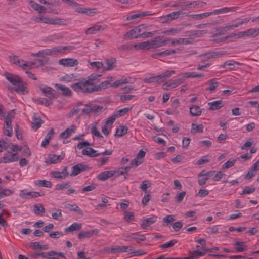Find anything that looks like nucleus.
Returning a JSON list of instances; mask_svg holds the SVG:
<instances>
[{
	"mask_svg": "<svg viewBox=\"0 0 259 259\" xmlns=\"http://www.w3.org/2000/svg\"><path fill=\"white\" fill-rule=\"evenodd\" d=\"M186 78V76L184 73L178 75L175 78L172 79V80L174 83V84L176 87H177L183 83Z\"/></svg>",
	"mask_w": 259,
	"mask_h": 259,
	"instance_id": "obj_21",
	"label": "nucleus"
},
{
	"mask_svg": "<svg viewBox=\"0 0 259 259\" xmlns=\"http://www.w3.org/2000/svg\"><path fill=\"white\" fill-rule=\"evenodd\" d=\"M61 255L62 256H64V253L62 252H57L54 251H51L49 252H40V256H41L44 258H47L48 256H53V255Z\"/></svg>",
	"mask_w": 259,
	"mask_h": 259,
	"instance_id": "obj_44",
	"label": "nucleus"
},
{
	"mask_svg": "<svg viewBox=\"0 0 259 259\" xmlns=\"http://www.w3.org/2000/svg\"><path fill=\"white\" fill-rule=\"evenodd\" d=\"M90 169V168L87 165L79 163L72 167L71 176H75L82 172L88 171Z\"/></svg>",
	"mask_w": 259,
	"mask_h": 259,
	"instance_id": "obj_9",
	"label": "nucleus"
},
{
	"mask_svg": "<svg viewBox=\"0 0 259 259\" xmlns=\"http://www.w3.org/2000/svg\"><path fill=\"white\" fill-rule=\"evenodd\" d=\"M185 75H186L187 78L201 77L204 76V75L202 73H198L195 72H186L185 73Z\"/></svg>",
	"mask_w": 259,
	"mask_h": 259,
	"instance_id": "obj_51",
	"label": "nucleus"
},
{
	"mask_svg": "<svg viewBox=\"0 0 259 259\" xmlns=\"http://www.w3.org/2000/svg\"><path fill=\"white\" fill-rule=\"evenodd\" d=\"M134 49L136 50H150V42L149 41H146L140 43H138L134 45Z\"/></svg>",
	"mask_w": 259,
	"mask_h": 259,
	"instance_id": "obj_27",
	"label": "nucleus"
},
{
	"mask_svg": "<svg viewBox=\"0 0 259 259\" xmlns=\"http://www.w3.org/2000/svg\"><path fill=\"white\" fill-rule=\"evenodd\" d=\"M189 17L194 19L201 20L203 18H206L210 16L209 12H205L199 14H191L190 15H187Z\"/></svg>",
	"mask_w": 259,
	"mask_h": 259,
	"instance_id": "obj_41",
	"label": "nucleus"
},
{
	"mask_svg": "<svg viewBox=\"0 0 259 259\" xmlns=\"http://www.w3.org/2000/svg\"><path fill=\"white\" fill-rule=\"evenodd\" d=\"M76 129L75 125H72L67 129H66V138L69 136L72 133H74Z\"/></svg>",
	"mask_w": 259,
	"mask_h": 259,
	"instance_id": "obj_63",
	"label": "nucleus"
},
{
	"mask_svg": "<svg viewBox=\"0 0 259 259\" xmlns=\"http://www.w3.org/2000/svg\"><path fill=\"white\" fill-rule=\"evenodd\" d=\"M183 227V223L180 221L175 222L172 225L174 230L177 232L179 231Z\"/></svg>",
	"mask_w": 259,
	"mask_h": 259,
	"instance_id": "obj_64",
	"label": "nucleus"
},
{
	"mask_svg": "<svg viewBox=\"0 0 259 259\" xmlns=\"http://www.w3.org/2000/svg\"><path fill=\"white\" fill-rule=\"evenodd\" d=\"M224 54L223 51H220L217 52L209 53L200 55V57L201 60H205L206 58L210 59L212 58H215L218 56H220Z\"/></svg>",
	"mask_w": 259,
	"mask_h": 259,
	"instance_id": "obj_23",
	"label": "nucleus"
},
{
	"mask_svg": "<svg viewBox=\"0 0 259 259\" xmlns=\"http://www.w3.org/2000/svg\"><path fill=\"white\" fill-rule=\"evenodd\" d=\"M124 219L126 221H131H131L134 220H135V217H134V213L125 211L124 212Z\"/></svg>",
	"mask_w": 259,
	"mask_h": 259,
	"instance_id": "obj_60",
	"label": "nucleus"
},
{
	"mask_svg": "<svg viewBox=\"0 0 259 259\" xmlns=\"http://www.w3.org/2000/svg\"><path fill=\"white\" fill-rule=\"evenodd\" d=\"M106 28V26L105 25H101L98 24H96L87 29L85 33L87 34H95L98 32L104 30Z\"/></svg>",
	"mask_w": 259,
	"mask_h": 259,
	"instance_id": "obj_11",
	"label": "nucleus"
},
{
	"mask_svg": "<svg viewBox=\"0 0 259 259\" xmlns=\"http://www.w3.org/2000/svg\"><path fill=\"white\" fill-rule=\"evenodd\" d=\"M170 40L169 38H164L163 36H158L154 37L149 41L150 49H155L166 45L167 40Z\"/></svg>",
	"mask_w": 259,
	"mask_h": 259,
	"instance_id": "obj_7",
	"label": "nucleus"
},
{
	"mask_svg": "<svg viewBox=\"0 0 259 259\" xmlns=\"http://www.w3.org/2000/svg\"><path fill=\"white\" fill-rule=\"evenodd\" d=\"M235 9L233 7H224L220 9L215 10L212 12H209L210 16L211 15H218L219 14L227 13L230 12L234 11Z\"/></svg>",
	"mask_w": 259,
	"mask_h": 259,
	"instance_id": "obj_22",
	"label": "nucleus"
},
{
	"mask_svg": "<svg viewBox=\"0 0 259 259\" xmlns=\"http://www.w3.org/2000/svg\"><path fill=\"white\" fill-rule=\"evenodd\" d=\"M157 221V217L152 216L151 217L148 218L142 221L141 224V228L142 229H146L150 225L153 224Z\"/></svg>",
	"mask_w": 259,
	"mask_h": 259,
	"instance_id": "obj_14",
	"label": "nucleus"
},
{
	"mask_svg": "<svg viewBox=\"0 0 259 259\" xmlns=\"http://www.w3.org/2000/svg\"><path fill=\"white\" fill-rule=\"evenodd\" d=\"M33 211L37 215H42L45 212V209L41 204H35L34 205Z\"/></svg>",
	"mask_w": 259,
	"mask_h": 259,
	"instance_id": "obj_34",
	"label": "nucleus"
},
{
	"mask_svg": "<svg viewBox=\"0 0 259 259\" xmlns=\"http://www.w3.org/2000/svg\"><path fill=\"white\" fill-rule=\"evenodd\" d=\"M209 86L206 89L207 91H213L219 85V83L217 81L216 79H212L208 82Z\"/></svg>",
	"mask_w": 259,
	"mask_h": 259,
	"instance_id": "obj_40",
	"label": "nucleus"
},
{
	"mask_svg": "<svg viewBox=\"0 0 259 259\" xmlns=\"http://www.w3.org/2000/svg\"><path fill=\"white\" fill-rule=\"evenodd\" d=\"M190 113L193 116H198L201 115L202 110L199 106L193 105L189 108Z\"/></svg>",
	"mask_w": 259,
	"mask_h": 259,
	"instance_id": "obj_31",
	"label": "nucleus"
},
{
	"mask_svg": "<svg viewBox=\"0 0 259 259\" xmlns=\"http://www.w3.org/2000/svg\"><path fill=\"white\" fill-rule=\"evenodd\" d=\"M66 4L75 9V12H76L77 8H81L80 5L74 0H66Z\"/></svg>",
	"mask_w": 259,
	"mask_h": 259,
	"instance_id": "obj_54",
	"label": "nucleus"
},
{
	"mask_svg": "<svg viewBox=\"0 0 259 259\" xmlns=\"http://www.w3.org/2000/svg\"><path fill=\"white\" fill-rule=\"evenodd\" d=\"M39 103L41 105H44L45 106H48L52 104V99L49 98H40L38 100Z\"/></svg>",
	"mask_w": 259,
	"mask_h": 259,
	"instance_id": "obj_57",
	"label": "nucleus"
},
{
	"mask_svg": "<svg viewBox=\"0 0 259 259\" xmlns=\"http://www.w3.org/2000/svg\"><path fill=\"white\" fill-rule=\"evenodd\" d=\"M131 78L122 77L121 79L116 80L113 84V87H117L122 84L130 82Z\"/></svg>",
	"mask_w": 259,
	"mask_h": 259,
	"instance_id": "obj_42",
	"label": "nucleus"
},
{
	"mask_svg": "<svg viewBox=\"0 0 259 259\" xmlns=\"http://www.w3.org/2000/svg\"><path fill=\"white\" fill-rule=\"evenodd\" d=\"M186 192L183 191L181 193H179L176 196L175 199L176 201L178 203H180L182 201L183 199H184V197L186 195Z\"/></svg>",
	"mask_w": 259,
	"mask_h": 259,
	"instance_id": "obj_61",
	"label": "nucleus"
},
{
	"mask_svg": "<svg viewBox=\"0 0 259 259\" xmlns=\"http://www.w3.org/2000/svg\"><path fill=\"white\" fill-rule=\"evenodd\" d=\"M236 161V160L235 159H232L228 160L222 166V168L227 169L232 167L234 165Z\"/></svg>",
	"mask_w": 259,
	"mask_h": 259,
	"instance_id": "obj_50",
	"label": "nucleus"
},
{
	"mask_svg": "<svg viewBox=\"0 0 259 259\" xmlns=\"http://www.w3.org/2000/svg\"><path fill=\"white\" fill-rule=\"evenodd\" d=\"M175 74V71L171 70H167L159 75L161 83L164 82L166 80L171 77Z\"/></svg>",
	"mask_w": 259,
	"mask_h": 259,
	"instance_id": "obj_24",
	"label": "nucleus"
},
{
	"mask_svg": "<svg viewBox=\"0 0 259 259\" xmlns=\"http://www.w3.org/2000/svg\"><path fill=\"white\" fill-rule=\"evenodd\" d=\"M95 9L81 8H77L76 12L78 13L85 14L89 16H92L96 13Z\"/></svg>",
	"mask_w": 259,
	"mask_h": 259,
	"instance_id": "obj_28",
	"label": "nucleus"
},
{
	"mask_svg": "<svg viewBox=\"0 0 259 259\" xmlns=\"http://www.w3.org/2000/svg\"><path fill=\"white\" fill-rule=\"evenodd\" d=\"M148 183H149L148 180L143 181L140 186V188L143 191L146 192L147 188L150 186V185H148Z\"/></svg>",
	"mask_w": 259,
	"mask_h": 259,
	"instance_id": "obj_62",
	"label": "nucleus"
},
{
	"mask_svg": "<svg viewBox=\"0 0 259 259\" xmlns=\"http://www.w3.org/2000/svg\"><path fill=\"white\" fill-rule=\"evenodd\" d=\"M82 154L88 156L89 157H95L100 155V154L97 152V151L91 147H87L83 149L82 151Z\"/></svg>",
	"mask_w": 259,
	"mask_h": 259,
	"instance_id": "obj_18",
	"label": "nucleus"
},
{
	"mask_svg": "<svg viewBox=\"0 0 259 259\" xmlns=\"http://www.w3.org/2000/svg\"><path fill=\"white\" fill-rule=\"evenodd\" d=\"M10 147V144L5 140H0V152L3 150H7Z\"/></svg>",
	"mask_w": 259,
	"mask_h": 259,
	"instance_id": "obj_53",
	"label": "nucleus"
},
{
	"mask_svg": "<svg viewBox=\"0 0 259 259\" xmlns=\"http://www.w3.org/2000/svg\"><path fill=\"white\" fill-rule=\"evenodd\" d=\"M30 6L34 10L37 11L39 13H45L46 9L42 6L35 3L33 1H30L29 2Z\"/></svg>",
	"mask_w": 259,
	"mask_h": 259,
	"instance_id": "obj_33",
	"label": "nucleus"
},
{
	"mask_svg": "<svg viewBox=\"0 0 259 259\" xmlns=\"http://www.w3.org/2000/svg\"><path fill=\"white\" fill-rule=\"evenodd\" d=\"M99 233L98 229H93L87 231H82L78 234V237L81 239L85 238H90L94 234H97Z\"/></svg>",
	"mask_w": 259,
	"mask_h": 259,
	"instance_id": "obj_12",
	"label": "nucleus"
},
{
	"mask_svg": "<svg viewBox=\"0 0 259 259\" xmlns=\"http://www.w3.org/2000/svg\"><path fill=\"white\" fill-rule=\"evenodd\" d=\"M82 227L81 223H73L70 226L66 228V232H71L79 230Z\"/></svg>",
	"mask_w": 259,
	"mask_h": 259,
	"instance_id": "obj_37",
	"label": "nucleus"
},
{
	"mask_svg": "<svg viewBox=\"0 0 259 259\" xmlns=\"http://www.w3.org/2000/svg\"><path fill=\"white\" fill-rule=\"evenodd\" d=\"M250 17H247L242 19H237L236 20V23L230 25L232 28V30L234 29V28L238 27L239 26L242 25L244 23H246L249 22L250 20Z\"/></svg>",
	"mask_w": 259,
	"mask_h": 259,
	"instance_id": "obj_32",
	"label": "nucleus"
},
{
	"mask_svg": "<svg viewBox=\"0 0 259 259\" xmlns=\"http://www.w3.org/2000/svg\"><path fill=\"white\" fill-rule=\"evenodd\" d=\"M208 105L209 106V109L211 110H218L223 106L222 100L209 102Z\"/></svg>",
	"mask_w": 259,
	"mask_h": 259,
	"instance_id": "obj_29",
	"label": "nucleus"
},
{
	"mask_svg": "<svg viewBox=\"0 0 259 259\" xmlns=\"http://www.w3.org/2000/svg\"><path fill=\"white\" fill-rule=\"evenodd\" d=\"M232 30L231 25H227L224 27H221L217 29V32L219 34H223L225 32Z\"/></svg>",
	"mask_w": 259,
	"mask_h": 259,
	"instance_id": "obj_58",
	"label": "nucleus"
},
{
	"mask_svg": "<svg viewBox=\"0 0 259 259\" xmlns=\"http://www.w3.org/2000/svg\"><path fill=\"white\" fill-rule=\"evenodd\" d=\"M244 32L245 36H257L256 29L251 28L247 29Z\"/></svg>",
	"mask_w": 259,
	"mask_h": 259,
	"instance_id": "obj_59",
	"label": "nucleus"
},
{
	"mask_svg": "<svg viewBox=\"0 0 259 259\" xmlns=\"http://www.w3.org/2000/svg\"><path fill=\"white\" fill-rule=\"evenodd\" d=\"M177 242V241L174 239L171 240L168 242H166L160 245V247L162 249H165L167 248L171 247Z\"/></svg>",
	"mask_w": 259,
	"mask_h": 259,
	"instance_id": "obj_55",
	"label": "nucleus"
},
{
	"mask_svg": "<svg viewBox=\"0 0 259 259\" xmlns=\"http://www.w3.org/2000/svg\"><path fill=\"white\" fill-rule=\"evenodd\" d=\"M64 50L65 47L58 46L57 47H54L51 49H46L39 51L37 53H32L31 54V56L42 57L41 59H38V61L41 64V65H44L47 63V61L46 56L57 55L58 53L62 52V51Z\"/></svg>",
	"mask_w": 259,
	"mask_h": 259,
	"instance_id": "obj_3",
	"label": "nucleus"
},
{
	"mask_svg": "<svg viewBox=\"0 0 259 259\" xmlns=\"http://www.w3.org/2000/svg\"><path fill=\"white\" fill-rule=\"evenodd\" d=\"M205 254V252L199 251L198 250L189 252V254L191 255V256H194L195 257L194 259H197L199 256H204Z\"/></svg>",
	"mask_w": 259,
	"mask_h": 259,
	"instance_id": "obj_52",
	"label": "nucleus"
},
{
	"mask_svg": "<svg viewBox=\"0 0 259 259\" xmlns=\"http://www.w3.org/2000/svg\"><path fill=\"white\" fill-rule=\"evenodd\" d=\"M184 16H187V14H186V13L184 12L183 11L180 10L173 12L167 15L166 17L167 20L171 21L179 17H183Z\"/></svg>",
	"mask_w": 259,
	"mask_h": 259,
	"instance_id": "obj_13",
	"label": "nucleus"
},
{
	"mask_svg": "<svg viewBox=\"0 0 259 259\" xmlns=\"http://www.w3.org/2000/svg\"><path fill=\"white\" fill-rule=\"evenodd\" d=\"M215 173L214 171H210L207 172H205V170L202 171L198 174V184L201 186H203L206 183L207 181L210 178L212 177Z\"/></svg>",
	"mask_w": 259,
	"mask_h": 259,
	"instance_id": "obj_8",
	"label": "nucleus"
},
{
	"mask_svg": "<svg viewBox=\"0 0 259 259\" xmlns=\"http://www.w3.org/2000/svg\"><path fill=\"white\" fill-rule=\"evenodd\" d=\"M206 5V2L201 1H189L181 0L179 1L175 6H178L183 10H185L188 8L197 9L201 8Z\"/></svg>",
	"mask_w": 259,
	"mask_h": 259,
	"instance_id": "obj_4",
	"label": "nucleus"
},
{
	"mask_svg": "<svg viewBox=\"0 0 259 259\" xmlns=\"http://www.w3.org/2000/svg\"><path fill=\"white\" fill-rule=\"evenodd\" d=\"M101 76L100 74H92L88 76L87 79H83L78 82L72 83L71 87L74 91L82 93H91L105 89L109 83L108 81H104L97 85L100 81L99 77Z\"/></svg>",
	"mask_w": 259,
	"mask_h": 259,
	"instance_id": "obj_1",
	"label": "nucleus"
},
{
	"mask_svg": "<svg viewBox=\"0 0 259 259\" xmlns=\"http://www.w3.org/2000/svg\"><path fill=\"white\" fill-rule=\"evenodd\" d=\"M145 28L144 25L135 27L126 33L125 37L126 39L128 38L130 39L138 37L143 38V36H145Z\"/></svg>",
	"mask_w": 259,
	"mask_h": 259,
	"instance_id": "obj_6",
	"label": "nucleus"
},
{
	"mask_svg": "<svg viewBox=\"0 0 259 259\" xmlns=\"http://www.w3.org/2000/svg\"><path fill=\"white\" fill-rule=\"evenodd\" d=\"M13 193V192L9 189H2L0 188V198L9 196Z\"/></svg>",
	"mask_w": 259,
	"mask_h": 259,
	"instance_id": "obj_56",
	"label": "nucleus"
},
{
	"mask_svg": "<svg viewBox=\"0 0 259 259\" xmlns=\"http://www.w3.org/2000/svg\"><path fill=\"white\" fill-rule=\"evenodd\" d=\"M175 219L173 215H166L162 219V225L163 226H168L170 225Z\"/></svg>",
	"mask_w": 259,
	"mask_h": 259,
	"instance_id": "obj_38",
	"label": "nucleus"
},
{
	"mask_svg": "<svg viewBox=\"0 0 259 259\" xmlns=\"http://www.w3.org/2000/svg\"><path fill=\"white\" fill-rule=\"evenodd\" d=\"M244 242H235V244L238 246V247L236 248V250L239 252H242L246 250V246L244 245Z\"/></svg>",
	"mask_w": 259,
	"mask_h": 259,
	"instance_id": "obj_48",
	"label": "nucleus"
},
{
	"mask_svg": "<svg viewBox=\"0 0 259 259\" xmlns=\"http://www.w3.org/2000/svg\"><path fill=\"white\" fill-rule=\"evenodd\" d=\"M40 89L44 95L51 99L56 98L58 97L56 91L51 87L44 85L40 87Z\"/></svg>",
	"mask_w": 259,
	"mask_h": 259,
	"instance_id": "obj_10",
	"label": "nucleus"
},
{
	"mask_svg": "<svg viewBox=\"0 0 259 259\" xmlns=\"http://www.w3.org/2000/svg\"><path fill=\"white\" fill-rule=\"evenodd\" d=\"M9 59L10 62L14 64L28 65L26 63L24 62L23 60H20L17 56H9Z\"/></svg>",
	"mask_w": 259,
	"mask_h": 259,
	"instance_id": "obj_39",
	"label": "nucleus"
},
{
	"mask_svg": "<svg viewBox=\"0 0 259 259\" xmlns=\"http://www.w3.org/2000/svg\"><path fill=\"white\" fill-rule=\"evenodd\" d=\"M182 49L181 48H177V49H168L164 51L160 52L157 54V55L159 56H164L168 55H172L177 53H181Z\"/></svg>",
	"mask_w": 259,
	"mask_h": 259,
	"instance_id": "obj_17",
	"label": "nucleus"
},
{
	"mask_svg": "<svg viewBox=\"0 0 259 259\" xmlns=\"http://www.w3.org/2000/svg\"><path fill=\"white\" fill-rule=\"evenodd\" d=\"M62 159L63 158H61L60 155L50 154L45 158V161L47 164H50L52 163H57Z\"/></svg>",
	"mask_w": 259,
	"mask_h": 259,
	"instance_id": "obj_16",
	"label": "nucleus"
},
{
	"mask_svg": "<svg viewBox=\"0 0 259 259\" xmlns=\"http://www.w3.org/2000/svg\"><path fill=\"white\" fill-rule=\"evenodd\" d=\"M66 207H67L68 209H69L71 211H73L74 212H77L78 214L83 215V211L79 208V207L75 204H67L66 205Z\"/></svg>",
	"mask_w": 259,
	"mask_h": 259,
	"instance_id": "obj_35",
	"label": "nucleus"
},
{
	"mask_svg": "<svg viewBox=\"0 0 259 259\" xmlns=\"http://www.w3.org/2000/svg\"><path fill=\"white\" fill-rule=\"evenodd\" d=\"M90 108L91 112L95 114L100 113L103 111V107L102 106L97 105L96 104H90Z\"/></svg>",
	"mask_w": 259,
	"mask_h": 259,
	"instance_id": "obj_43",
	"label": "nucleus"
},
{
	"mask_svg": "<svg viewBox=\"0 0 259 259\" xmlns=\"http://www.w3.org/2000/svg\"><path fill=\"white\" fill-rule=\"evenodd\" d=\"M203 131V125L202 124L196 125L195 124H192V128L191 129L192 133H196L199 132L202 133Z\"/></svg>",
	"mask_w": 259,
	"mask_h": 259,
	"instance_id": "obj_47",
	"label": "nucleus"
},
{
	"mask_svg": "<svg viewBox=\"0 0 259 259\" xmlns=\"http://www.w3.org/2000/svg\"><path fill=\"white\" fill-rule=\"evenodd\" d=\"M81 103H78L77 105L74 106L72 109L68 113L67 116L69 118L72 117L75 114L78 113L80 111V109L79 108V106L81 105Z\"/></svg>",
	"mask_w": 259,
	"mask_h": 259,
	"instance_id": "obj_45",
	"label": "nucleus"
},
{
	"mask_svg": "<svg viewBox=\"0 0 259 259\" xmlns=\"http://www.w3.org/2000/svg\"><path fill=\"white\" fill-rule=\"evenodd\" d=\"M4 76L13 85L12 87L9 88V89L22 94H25L28 93L26 91L27 86V83L24 82L19 76L7 72L4 73Z\"/></svg>",
	"mask_w": 259,
	"mask_h": 259,
	"instance_id": "obj_2",
	"label": "nucleus"
},
{
	"mask_svg": "<svg viewBox=\"0 0 259 259\" xmlns=\"http://www.w3.org/2000/svg\"><path fill=\"white\" fill-rule=\"evenodd\" d=\"M143 81L147 83L160 84L161 81L159 75H151L150 77H146L143 79Z\"/></svg>",
	"mask_w": 259,
	"mask_h": 259,
	"instance_id": "obj_20",
	"label": "nucleus"
},
{
	"mask_svg": "<svg viewBox=\"0 0 259 259\" xmlns=\"http://www.w3.org/2000/svg\"><path fill=\"white\" fill-rule=\"evenodd\" d=\"M128 127L125 125H120L116 129L114 136L115 137H121L127 133Z\"/></svg>",
	"mask_w": 259,
	"mask_h": 259,
	"instance_id": "obj_30",
	"label": "nucleus"
},
{
	"mask_svg": "<svg viewBox=\"0 0 259 259\" xmlns=\"http://www.w3.org/2000/svg\"><path fill=\"white\" fill-rule=\"evenodd\" d=\"M177 44L181 45V44H192L193 42V40L191 38H179L177 39L176 41Z\"/></svg>",
	"mask_w": 259,
	"mask_h": 259,
	"instance_id": "obj_46",
	"label": "nucleus"
},
{
	"mask_svg": "<svg viewBox=\"0 0 259 259\" xmlns=\"http://www.w3.org/2000/svg\"><path fill=\"white\" fill-rule=\"evenodd\" d=\"M174 82L172 79H170L162 84V88L163 90H168L170 88H176L175 85L174 84Z\"/></svg>",
	"mask_w": 259,
	"mask_h": 259,
	"instance_id": "obj_49",
	"label": "nucleus"
},
{
	"mask_svg": "<svg viewBox=\"0 0 259 259\" xmlns=\"http://www.w3.org/2000/svg\"><path fill=\"white\" fill-rule=\"evenodd\" d=\"M128 241L136 240L137 242L139 241H144L146 239L145 235L139 234V233H133L131 235L126 236Z\"/></svg>",
	"mask_w": 259,
	"mask_h": 259,
	"instance_id": "obj_15",
	"label": "nucleus"
},
{
	"mask_svg": "<svg viewBox=\"0 0 259 259\" xmlns=\"http://www.w3.org/2000/svg\"><path fill=\"white\" fill-rule=\"evenodd\" d=\"M42 122L43 121L39 117L34 116L32 122V127L34 130H36L40 127Z\"/></svg>",
	"mask_w": 259,
	"mask_h": 259,
	"instance_id": "obj_36",
	"label": "nucleus"
},
{
	"mask_svg": "<svg viewBox=\"0 0 259 259\" xmlns=\"http://www.w3.org/2000/svg\"><path fill=\"white\" fill-rule=\"evenodd\" d=\"M40 195L39 193L37 192H25L24 190H22L20 193V196L24 199L37 197Z\"/></svg>",
	"mask_w": 259,
	"mask_h": 259,
	"instance_id": "obj_19",
	"label": "nucleus"
},
{
	"mask_svg": "<svg viewBox=\"0 0 259 259\" xmlns=\"http://www.w3.org/2000/svg\"><path fill=\"white\" fill-rule=\"evenodd\" d=\"M115 172L113 171H106L99 174L97 176V178L101 181H105L113 176Z\"/></svg>",
	"mask_w": 259,
	"mask_h": 259,
	"instance_id": "obj_25",
	"label": "nucleus"
},
{
	"mask_svg": "<svg viewBox=\"0 0 259 259\" xmlns=\"http://www.w3.org/2000/svg\"><path fill=\"white\" fill-rule=\"evenodd\" d=\"M134 248L131 246H112L103 249V252L108 254H115L118 253L130 252L133 251Z\"/></svg>",
	"mask_w": 259,
	"mask_h": 259,
	"instance_id": "obj_5",
	"label": "nucleus"
},
{
	"mask_svg": "<svg viewBox=\"0 0 259 259\" xmlns=\"http://www.w3.org/2000/svg\"><path fill=\"white\" fill-rule=\"evenodd\" d=\"M54 130L53 128H51L46 134L44 140L42 141L41 146L43 147H46L48 144H49L50 141L52 139L54 135Z\"/></svg>",
	"mask_w": 259,
	"mask_h": 259,
	"instance_id": "obj_26",
	"label": "nucleus"
}]
</instances>
